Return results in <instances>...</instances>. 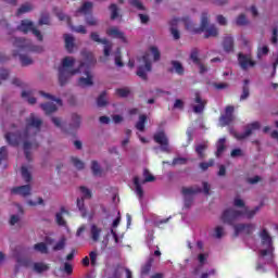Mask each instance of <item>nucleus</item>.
I'll return each mask as SVG.
<instances>
[{"label":"nucleus","instance_id":"62","mask_svg":"<svg viewBox=\"0 0 278 278\" xmlns=\"http://www.w3.org/2000/svg\"><path fill=\"white\" fill-rule=\"evenodd\" d=\"M268 51H269L268 46H264L262 48H258L257 58L260 59V58H262V55H268Z\"/></svg>","mask_w":278,"mask_h":278},{"label":"nucleus","instance_id":"45","mask_svg":"<svg viewBox=\"0 0 278 278\" xmlns=\"http://www.w3.org/2000/svg\"><path fill=\"white\" fill-rule=\"evenodd\" d=\"M84 201H85L84 198H78L76 201V205H77L79 212H81L83 216H86V204Z\"/></svg>","mask_w":278,"mask_h":278},{"label":"nucleus","instance_id":"29","mask_svg":"<svg viewBox=\"0 0 278 278\" xmlns=\"http://www.w3.org/2000/svg\"><path fill=\"white\" fill-rule=\"evenodd\" d=\"M134 184L136 188V194L139 197V199H142L144 197V190L142 189V185H140V178L138 176L134 178Z\"/></svg>","mask_w":278,"mask_h":278},{"label":"nucleus","instance_id":"56","mask_svg":"<svg viewBox=\"0 0 278 278\" xmlns=\"http://www.w3.org/2000/svg\"><path fill=\"white\" fill-rule=\"evenodd\" d=\"M72 164H74L75 168H77L78 170H83L84 168V162H81L79 159L77 157H72L71 159Z\"/></svg>","mask_w":278,"mask_h":278},{"label":"nucleus","instance_id":"26","mask_svg":"<svg viewBox=\"0 0 278 278\" xmlns=\"http://www.w3.org/2000/svg\"><path fill=\"white\" fill-rule=\"evenodd\" d=\"M65 38V49L68 53H73V49H75V38L68 34L64 35Z\"/></svg>","mask_w":278,"mask_h":278},{"label":"nucleus","instance_id":"42","mask_svg":"<svg viewBox=\"0 0 278 278\" xmlns=\"http://www.w3.org/2000/svg\"><path fill=\"white\" fill-rule=\"evenodd\" d=\"M110 11H111V21H116V18H118L119 14H118V5L116 4H111L109 7Z\"/></svg>","mask_w":278,"mask_h":278},{"label":"nucleus","instance_id":"52","mask_svg":"<svg viewBox=\"0 0 278 278\" xmlns=\"http://www.w3.org/2000/svg\"><path fill=\"white\" fill-rule=\"evenodd\" d=\"M91 170L93 175H101V166L99 165V162L92 161L91 162Z\"/></svg>","mask_w":278,"mask_h":278},{"label":"nucleus","instance_id":"28","mask_svg":"<svg viewBox=\"0 0 278 278\" xmlns=\"http://www.w3.org/2000/svg\"><path fill=\"white\" fill-rule=\"evenodd\" d=\"M73 66H75V58L65 56L62 60V67H59V68H64V71H66V68H73Z\"/></svg>","mask_w":278,"mask_h":278},{"label":"nucleus","instance_id":"40","mask_svg":"<svg viewBox=\"0 0 278 278\" xmlns=\"http://www.w3.org/2000/svg\"><path fill=\"white\" fill-rule=\"evenodd\" d=\"M16 263L18 264V266H24V268H29V266H31V260L21 256L16 258Z\"/></svg>","mask_w":278,"mask_h":278},{"label":"nucleus","instance_id":"53","mask_svg":"<svg viewBox=\"0 0 278 278\" xmlns=\"http://www.w3.org/2000/svg\"><path fill=\"white\" fill-rule=\"evenodd\" d=\"M150 51L154 58V62H159L160 58H162V54L160 53V49H157V47L152 46L150 48Z\"/></svg>","mask_w":278,"mask_h":278},{"label":"nucleus","instance_id":"27","mask_svg":"<svg viewBox=\"0 0 278 278\" xmlns=\"http://www.w3.org/2000/svg\"><path fill=\"white\" fill-rule=\"evenodd\" d=\"M31 147H35L37 149L38 143H31L29 141H24V155L28 162H31V152L29 151V149H31Z\"/></svg>","mask_w":278,"mask_h":278},{"label":"nucleus","instance_id":"51","mask_svg":"<svg viewBox=\"0 0 278 278\" xmlns=\"http://www.w3.org/2000/svg\"><path fill=\"white\" fill-rule=\"evenodd\" d=\"M128 1H129V4L132 5V8H136L137 10H140L142 12L147 10V8H144V4H142L140 0H128Z\"/></svg>","mask_w":278,"mask_h":278},{"label":"nucleus","instance_id":"34","mask_svg":"<svg viewBox=\"0 0 278 278\" xmlns=\"http://www.w3.org/2000/svg\"><path fill=\"white\" fill-rule=\"evenodd\" d=\"M108 92L106 91H102L100 93V96L97 99V105L98 108H105V105H108Z\"/></svg>","mask_w":278,"mask_h":278},{"label":"nucleus","instance_id":"63","mask_svg":"<svg viewBox=\"0 0 278 278\" xmlns=\"http://www.w3.org/2000/svg\"><path fill=\"white\" fill-rule=\"evenodd\" d=\"M56 16L60 21H66V23L71 25V16L64 14L63 12H59Z\"/></svg>","mask_w":278,"mask_h":278},{"label":"nucleus","instance_id":"15","mask_svg":"<svg viewBox=\"0 0 278 278\" xmlns=\"http://www.w3.org/2000/svg\"><path fill=\"white\" fill-rule=\"evenodd\" d=\"M81 125V117L74 113L72 115V123L70 124V128L68 129H63L64 134H71V131H75L77 129H79V126Z\"/></svg>","mask_w":278,"mask_h":278},{"label":"nucleus","instance_id":"1","mask_svg":"<svg viewBox=\"0 0 278 278\" xmlns=\"http://www.w3.org/2000/svg\"><path fill=\"white\" fill-rule=\"evenodd\" d=\"M12 42L13 47H15V50H13V58H20L22 66H29L34 64V60L23 53H42V51H45L42 46H36L31 43V40L29 39L14 37Z\"/></svg>","mask_w":278,"mask_h":278},{"label":"nucleus","instance_id":"23","mask_svg":"<svg viewBox=\"0 0 278 278\" xmlns=\"http://www.w3.org/2000/svg\"><path fill=\"white\" fill-rule=\"evenodd\" d=\"M49 264L42 262L33 263V271L37 273V275H42V273H47L49 270Z\"/></svg>","mask_w":278,"mask_h":278},{"label":"nucleus","instance_id":"32","mask_svg":"<svg viewBox=\"0 0 278 278\" xmlns=\"http://www.w3.org/2000/svg\"><path fill=\"white\" fill-rule=\"evenodd\" d=\"M225 142H226V139L225 138H220L217 143H216V147H217V151L215 153L216 157H220L223 155V153L225 152Z\"/></svg>","mask_w":278,"mask_h":278},{"label":"nucleus","instance_id":"39","mask_svg":"<svg viewBox=\"0 0 278 278\" xmlns=\"http://www.w3.org/2000/svg\"><path fill=\"white\" fill-rule=\"evenodd\" d=\"M190 60L193 64H201V59L199 58V50L198 48H193L190 53Z\"/></svg>","mask_w":278,"mask_h":278},{"label":"nucleus","instance_id":"37","mask_svg":"<svg viewBox=\"0 0 278 278\" xmlns=\"http://www.w3.org/2000/svg\"><path fill=\"white\" fill-rule=\"evenodd\" d=\"M34 10V7L29 3L22 4L20 9L17 10V16H21V14H27V12H31Z\"/></svg>","mask_w":278,"mask_h":278},{"label":"nucleus","instance_id":"13","mask_svg":"<svg viewBox=\"0 0 278 278\" xmlns=\"http://www.w3.org/2000/svg\"><path fill=\"white\" fill-rule=\"evenodd\" d=\"M103 233V228L99 227L97 224L90 226L89 238L92 242H99L101 240V235Z\"/></svg>","mask_w":278,"mask_h":278},{"label":"nucleus","instance_id":"35","mask_svg":"<svg viewBox=\"0 0 278 278\" xmlns=\"http://www.w3.org/2000/svg\"><path fill=\"white\" fill-rule=\"evenodd\" d=\"M34 250L38 251V253H41L42 255H47L49 253V248L47 247V243L39 242L34 245Z\"/></svg>","mask_w":278,"mask_h":278},{"label":"nucleus","instance_id":"36","mask_svg":"<svg viewBox=\"0 0 278 278\" xmlns=\"http://www.w3.org/2000/svg\"><path fill=\"white\" fill-rule=\"evenodd\" d=\"M22 178L26 184H29L31 181V173H29V169H27V166L23 165L21 168Z\"/></svg>","mask_w":278,"mask_h":278},{"label":"nucleus","instance_id":"12","mask_svg":"<svg viewBox=\"0 0 278 278\" xmlns=\"http://www.w3.org/2000/svg\"><path fill=\"white\" fill-rule=\"evenodd\" d=\"M90 39L93 42H99L100 45H104V55L105 58H110V52L112 51V43H110V41L108 39H101L99 38V33L92 31L90 34Z\"/></svg>","mask_w":278,"mask_h":278},{"label":"nucleus","instance_id":"5","mask_svg":"<svg viewBox=\"0 0 278 278\" xmlns=\"http://www.w3.org/2000/svg\"><path fill=\"white\" fill-rule=\"evenodd\" d=\"M200 29L206 31L204 38H216L218 36V28L215 25H210L207 13H202Z\"/></svg>","mask_w":278,"mask_h":278},{"label":"nucleus","instance_id":"25","mask_svg":"<svg viewBox=\"0 0 278 278\" xmlns=\"http://www.w3.org/2000/svg\"><path fill=\"white\" fill-rule=\"evenodd\" d=\"M170 64H172L173 68L168 70L169 73H174V71H175V73L177 75H184L185 68H184V65L181 64V62H179V61H172Z\"/></svg>","mask_w":278,"mask_h":278},{"label":"nucleus","instance_id":"4","mask_svg":"<svg viewBox=\"0 0 278 278\" xmlns=\"http://www.w3.org/2000/svg\"><path fill=\"white\" fill-rule=\"evenodd\" d=\"M139 62H142L143 65H139L137 67L136 75L137 77H140V79H142L143 81H149V76L147 75V73H151V71H153L149 54L142 55V58L139 59Z\"/></svg>","mask_w":278,"mask_h":278},{"label":"nucleus","instance_id":"2","mask_svg":"<svg viewBox=\"0 0 278 278\" xmlns=\"http://www.w3.org/2000/svg\"><path fill=\"white\" fill-rule=\"evenodd\" d=\"M87 61L80 62L77 68L71 70L70 75H86V77L78 78L77 85L79 88H90L94 86V80L90 72V66L94 64V56L92 53L86 54Z\"/></svg>","mask_w":278,"mask_h":278},{"label":"nucleus","instance_id":"48","mask_svg":"<svg viewBox=\"0 0 278 278\" xmlns=\"http://www.w3.org/2000/svg\"><path fill=\"white\" fill-rule=\"evenodd\" d=\"M39 25H51L49 13H42L39 18Z\"/></svg>","mask_w":278,"mask_h":278},{"label":"nucleus","instance_id":"18","mask_svg":"<svg viewBox=\"0 0 278 278\" xmlns=\"http://www.w3.org/2000/svg\"><path fill=\"white\" fill-rule=\"evenodd\" d=\"M12 194H20L21 197H29L31 194V186L23 185L11 189Z\"/></svg>","mask_w":278,"mask_h":278},{"label":"nucleus","instance_id":"19","mask_svg":"<svg viewBox=\"0 0 278 278\" xmlns=\"http://www.w3.org/2000/svg\"><path fill=\"white\" fill-rule=\"evenodd\" d=\"M222 47H223L225 53H233V51H235L233 38L230 35L225 36L223 39V42H222Z\"/></svg>","mask_w":278,"mask_h":278},{"label":"nucleus","instance_id":"33","mask_svg":"<svg viewBox=\"0 0 278 278\" xmlns=\"http://www.w3.org/2000/svg\"><path fill=\"white\" fill-rule=\"evenodd\" d=\"M250 94H251V91L249 89V79H245L243 81L242 94L240 97V101H245V99H249Z\"/></svg>","mask_w":278,"mask_h":278},{"label":"nucleus","instance_id":"60","mask_svg":"<svg viewBox=\"0 0 278 278\" xmlns=\"http://www.w3.org/2000/svg\"><path fill=\"white\" fill-rule=\"evenodd\" d=\"M169 31H170L174 40H179V38H181V34L179 33V29H177L175 27H170Z\"/></svg>","mask_w":278,"mask_h":278},{"label":"nucleus","instance_id":"46","mask_svg":"<svg viewBox=\"0 0 278 278\" xmlns=\"http://www.w3.org/2000/svg\"><path fill=\"white\" fill-rule=\"evenodd\" d=\"M39 94L41 97H45L46 99H50L51 101H55V103H58L59 105H62V99H60V98H55L52 94L47 93L45 91H39Z\"/></svg>","mask_w":278,"mask_h":278},{"label":"nucleus","instance_id":"58","mask_svg":"<svg viewBox=\"0 0 278 278\" xmlns=\"http://www.w3.org/2000/svg\"><path fill=\"white\" fill-rule=\"evenodd\" d=\"M97 257H99V254L97 253V251H91L89 253V260H90V264L91 266H97Z\"/></svg>","mask_w":278,"mask_h":278},{"label":"nucleus","instance_id":"41","mask_svg":"<svg viewBox=\"0 0 278 278\" xmlns=\"http://www.w3.org/2000/svg\"><path fill=\"white\" fill-rule=\"evenodd\" d=\"M143 177L144 179L141 181V184H151L152 181L155 180V176L151 175L149 169L143 170Z\"/></svg>","mask_w":278,"mask_h":278},{"label":"nucleus","instance_id":"31","mask_svg":"<svg viewBox=\"0 0 278 278\" xmlns=\"http://www.w3.org/2000/svg\"><path fill=\"white\" fill-rule=\"evenodd\" d=\"M144 125H147V115L146 114H141L139 115V119L136 123L135 127L136 129H138V131H144Z\"/></svg>","mask_w":278,"mask_h":278},{"label":"nucleus","instance_id":"17","mask_svg":"<svg viewBox=\"0 0 278 278\" xmlns=\"http://www.w3.org/2000/svg\"><path fill=\"white\" fill-rule=\"evenodd\" d=\"M106 34L111 37V38H117L118 40H122V42H124L125 45H127V37L125 36V33L121 31L118 28L116 27H111L106 30Z\"/></svg>","mask_w":278,"mask_h":278},{"label":"nucleus","instance_id":"6","mask_svg":"<svg viewBox=\"0 0 278 278\" xmlns=\"http://www.w3.org/2000/svg\"><path fill=\"white\" fill-rule=\"evenodd\" d=\"M28 132L27 130H25L23 134L21 131L17 132H7L4 138L8 142V144H10L11 147H18V144H21V141L24 138H27Z\"/></svg>","mask_w":278,"mask_h":278},{"label":"nucleus","instance_id":"11","mask_svg":"<svg viewBox=\"0 0 278 278\" xmlns=\"http://www.w3.org/2000/svg\"><path fill=\"white\" fill-rule=\"evenodd\" d=\"M261 127H262V124H260V122H253L251 124H248L245 126L244 132H236L235 138H237V140H244V139L249 138V136H251V134H253V131H256Z\"/></svg>","mask_w":278,"mask_h":278},{"label":"nucleus","instance_id":"16","mask_svg":"<svg viewBox=\"0 0 278 278\" xmlns=\"http://www.w3.org/2000/svg\"><path fill=\"white\" fill-rule=\"evenodd\" d=\"M29 127H34L35 129H40V127H42V121L34 113L26 119V129H29Z\"/></svg>","mask_w":278,"mask_h":278},{"label":"nucleus","instance_id":"8","mask_svg":"<svg viewBox=\"0 0 278 278\" xmlns=\"http://www.w3.org/2000/svg\"><path fill=\"white\" fill-rule=\"evenodd\" d=\"M236 109L233 105H227L225 109V114L219 117V124L222 127H227V125H231L232 121H236V116L233 112Z\"/></svg>","mask_w":278,"mask_h":278},{"label":"nucleus","instance_id":"59","mask_svg":"<svg viewBox=\"0 0 278 278\" xmlns=\"http://www.w3.org/2000/svg\"><path fill=\"white\" fill-rule=\"evenodd\" d=\"M187 162H188V159L186 157H176L173 160L172 166L184 165V164H187Z\"/></svg>","mask_w":278,"mask_h":278},{"label":"nucleus","instance_id":"54","mask_svg":"<svg viewBox=\"0 0 278 278\" xmlns=\"http://www.w3.org/2000/svg\"><path fill=\"white\" fill-rule=\"evenodd\" d=\"M66 247V238H61V240L53 247V251H62Z\"/></svg>","mask_w":278,"mask_h":278},{"label":"nucleus","instance_id":"20","mask_svg":"<svg viewBox=\"0 0 278 278\" xmlns=\"http://www.w3.org/2000/svg\"><path fill=\"white\" fill-rule=\"evenodd\" d=\"M260 238L263 247H267V249H273V237H270V233H268V230L264 228L260 232Z\"/></svg>","mask_w":278,"mask_h":278},{"label":"nucleus","instance_id":"7","mask_svg":"<svg viewBox=\"0 0 278 278\" xmlns=\"http://www.w3.org/2000/svg\"><path fill=\"white\" fill-rule=\"evenodd\" d=\"M235 229V238H238L240 233H245V236H251L255 231V225L253 224H236L230 225Z\"/></svg>","mask_w":278,"mask_h":278},{"label":"nucleus","instance_id":"64","mask_svg":"<svg viewBox=\"0 0 278 278\" xmlns=\"http://www.w3.org/2000/svg\"><path fill=\"white\" fill-rule=\"evenodd\" d=\"M10 77V71L5 68H0V79L5 80Z\"/></svg>","mask_w":278,"mask_h":278},{"label":"nucleus","instance_id":"44","mask_svg":"<svg viewBox=\"0 0 278 278\" xmlns=\"http://www.w3.org/2000/svg\"><path fill=\"white\" fill-rule=\"evenodd\" d=\"M22 99H26L29 105H35L36 98L31 97V92L29 91H22Z\"/></svg>","mask_w":278,"mask_h":278},{"label":"nucleus","instance_id":"50","mask_svg":"<svg viewBox=\"0 0 278 278\" xmlns=\"http://www.w3.org/2000/svg\"><path fill=\"white\" fill-rule=\"evenodd\" d=\"M79 190L83 194L81 199H92V191H90V189L81 186V187H79Z\"/></svg>","mask_w":278,"mask_h":278},{"label":"nucleus","instance_id":"24","mask_svg":"<svg viewBox=\"0 0 278 278\" xmlns=\"http://www.w3.org/2000/svg\"><path fill=\"white\" fill-rule=\"evenodd\" d=\"M40 108L47 116H51V114L58 112V105L51 102L40 104Z\"/></svg>","mask_w":278,"mask_h":278},{"label":"nucleus","instance_id":"43","mask_svg":"<svg viewBox=\"0 0 278 278\" xmlns=\"http://www.w3.org/2000/svg\"><path fill=\"white\" fill-rule=\"evenodd\" d=\"M130 93H131V91L129 90V88L116 89L117 97H121L122 99H127V97H129Z\"/></svg>","mask_w":278,"mask_h":278},{"label":"nucleus","instance_id":"30","mask_svg":"<svg viewBox=\"0 0 278 278\" xmlns=\"http://www.w3.org/2000/svg\"><path fill=\"white\" fill-rule=\"evenodd\" d=\"M20 31H23V34H27V31H33L34 29V23L31 22H25L22 21L21 25L17 27Z\"/></svg>","mask_w":278,"mask_h":278},{"label":"nucleus","instance_id":"47","mask_svg":"<svg viewBox=\"0 0 278 278\" xmlns=\"http://www.w3.org/2000/svg\"><path fill=\"white\" fill-rule=\"evenodd\" d=\"M92 10V2H85L81 8L77 10V12L83 13V14H88Z\"/></svg>","mask_w":278,"mask_h":278},{"label":"nucleus","instance_id":"3","mask_svg":"<svg viewBox=\"0 0 278 278\" xmlns=\"http://www.w3.org/2000/svg\"><path fill=\"white\" fill-rule=\"evenodd\" d=\"M260 210H262V206H256L251 211L247 206L241 211L235 208H227L222 214V222L224 223V225H233V223H236V220H238L242 216L251 219L255 216V214L260 212Z\"/></svg>","mask_w":278,"mask_h":278},{"label":"nucleus","instance_id":"10","mask_svg":"<svg viewBox=\"0 0 278 278\" xmlns=\"http://www.w3.org/2000/svg\"><path fill=\"white\" fill-rule=\"evenodd\" d=\"M238 62L242 71H249V68H253L257 64V62L253 61L251 54H244L242 52L238 54Z\"/></svg>","mask_w":278,"mask_h":278},{"label":"nucleus","instance_id":"9","mask_svg":"<svg viewBox=\"0 0 278 278\" xmlns=\"http://www.w3.org/2000/svg\"><path fill=\"white\" fill-rule=\"evenodd\" d=\"M153 140L154 142H156V144L161 146V151H163L164 153H170V149L168 148V137L166 136V132H164V130L156 132L153 136Z\"/></svg>","mask_w":278,"mask_h":278},{"label":"nucleus","instance_id":"55","mask_svg":"<svg viewBox=\"0 0 278 278\" xmlns=\"http://www.w3.org/2000/svg\"><path fill=\"white\" fill-rule=\"evenodd\" d=\"M55 220L59 227H66V220L64 219V217H62V213L55 214Z\"/></svg>","mask_w":278,"mask_h":278},{"label":"nucleus","instance_id":"14","mask_svg":"<svg viewBox=\"0 0 278 278\" xmlns=\"http://www.w3.org/2000/svg\"><path fill=\"white\" fill-rule=\"evenodd\" d=\"M194 103H198L193 106L194 114L203 113V110H205V105H207V101L203 100L201 98V93L199 92H195Z\"/></svg>","mask_w":278,"mask_h":278},{"label":"nucleus","instance_id":"61","mask_svg":"<svg viewBox=\"0 0 278 278\" xmlns=\"http://www.w3.org/2000/svg\"><path fill=\"white\" fill-rule=\"evenodd\" d=\"M211 166H214V160H210L208 162H202L200 163V168L202 170H207Z\"/></svg>","mask_w":278,"mask_h":278},{"label":"nucleus","instance_id":"21","mask_svg":"<svg viewBox=\"0 0 278 278\" xmlns=\"http://www.w3.org/2000/svg\"><path fill=\"white\" fill-rule=\"evenodd\" d=\"M72 70H64V68H59V84L60 86L64 87L66 84H68V79L73 77L71 75Z\"/></svg>","mask_w":278,"mask_h":278},{"label":"nucleus","instance_id":"22","mask_svg":"<svg viewBox=\"0 0 278 278\" xmlns=\"http://www.w3.org/2000/svg\"><path fill=\"white\" fill-rule=\"evenodd\" d=\"M203 192V189L201 187H182L181 188V194L182 197H192L193 194H201Z\"/></svg>","mask_w":278,"mask_h":278},{"label":"nucleus","instance_id":"38","mask_svg":"<svg viewBox=\"0 0 278 278\" xmlns=\"http://www.w3.org/2000/svg\"><path fill=\"white\" fill-rule=\"evenodd\" d=\"M207 149V144L200 143L195 147V153L199 155L200 160H203L205 157L204 151Z\"/></svg>","mask_w":278,"mask_h":278},{"label":"nucleus","instance_id":"49","mask_svg":"<svg viewBox=\"0 0 278 278\" xmlns=\"http://www.w3.org/2000/svg\"><path fill=\"white\" fill-rule=\"evenodd\" d=\"M151 266H153V260H149V261L141 267V275H149V273H151Z\"/></svg>","mask_w":278,"mask_h":278},{"label":"nucleus","instance_id":"57","mask_svg":"<svg viewBox=\"0 0 278 278\" xmlns=\"http://www.w3.org/2000/svg\"><path fill=\"white\" fill-rule=\"evenodd\" d=\"M236 23L239 27H242L243 25H247L249 22L247 21V15L244 14H240L237 20Z\"/></svg>","mask_w":278,"mask_h":278}]
</instances>
